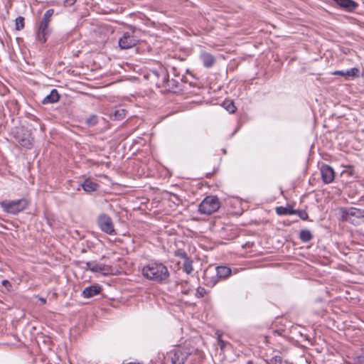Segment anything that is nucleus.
Here are the masks:
<instances>
[{"label": "nucleus", "instance_id": "31", "mask_svg": "<svg viewBox=\"0 0 364 364\" xmlns=\"http://www.w3.org/2000/svg\"><path fill=\"white\" fill-rule=\"evenodd\" d=\"M207 294L206 290L201 287H198L196 290V296L198 298H203Z\"/></svg>", "mask_w": 364, "mask_h": 364}, {"label": "nucleus", "instance_id": "24", "mask_svg": "<svg viewBox=\"0 0 364 364\" xmlns=\"http://www.w3.org/2000/svg\"><path fill=\"white\" fill-rule=\"evenodd\" d=\"M223 105L224 108L230 114H232L236 111V107L235 106L233 101L226 100Z\"/></svg>", "mask_w": 364, "mask_h": 364}, {"label": "nucleus", "instance_id": "46", "mask_svg": "<svg viewBox=\"0 0 364 364\" xmlns=\"http://www.w3.org/2000/svg\"><path fill=\"white\" fill-rule=\"evenodd\" d=\"M273 352H278V353H279L278 350H275V349H274V350H273Z\"/></svg>", "mask_w": 364, "mask_h": 364}, {"label": "nucleus", "instance_id": "11", "mask_svg": "<svg viewBox=\"0 0 364 364\" xmlns=\"http://www.w3.org/2000/svg\"><path fill=\"white\" fill-rule=\"evenodd\" d=\"M137 41L136 40L133 33L126 32L123 36L119 38L118 41L119 46L121 49H129L136 45Z\"/></svg>", "mask_w": 364, "mask_h": 364}, {"label": "nucleus", "instance_id": "10", "mask_svg": "<svg viewBox=\"0 0 364 364\" xmlns=\"http://www.w3.org/2000/svg\"><path fill=\"white\" fill-rule=\"evenodd\" d=\"M341 217L343 220L353 223L352 220L353 217L357 218H362L361 209L350 207V208H343L341 209Z\"/></svg>", "mask_w": 364, "mask_h": 364}, {"label": "nucleus", "instance_id": "36", "mask_svg": "<svg viewBox=\"0 0 364 364\" xmlns=\"http://www.w3.org/2000/svg\"><path fill=\"white\" fill-rule=\"evenodd\" d=\"M76 0H64L65 4L68 6H72L75 3Z\"/></svg>", "mask_w": 364, "mask_h": 364}, {"label": "nucleus", "instance_id": "45", "mask_svg": "<svg viewBox=\"0 0 364 364\" xmlns=\"http://www.w3.org/2000/svg\"><path fill=\"white\" fill-rule=\"evenodd\" d=\"M265 343H268V337L267 336L265 337Z\"/></svg>", "mask_w": 364, "mask_h": 364}, {"label": "nucleus", "instance_id": "9", "mask_svg": "<svg viewBox=\"0 0 364 364\" xmlns=\"http://www.w3.org/2000/svg\"><path fill=\"white\" fill-rule=\"evenodd\" d=\"M151 73L155 80L156 85L158 87L164 88L165 84L167 83V80L168 78V73L166 68L159 66L158 68L151 70Z\"/></svg>", "mask_w": 364, "mask_h": 364}, {"label": "nucleus", "instance_id": "20", "mask_svg": "<svg viewBox=\"0 0 364 364\" xmlns=\"http://www.w3.org/2000/svg\"><path fill=\"white\" fill-rule=\"evenodd\" d=\"M60 100V95L56 89H53L50 94L44 97L42 100V103L44 105L46 104H53L58 102Z\"/></svg>", "mask_w": 364, "mask_h": 364}, {"label": "nucleus", "instance_id": "35", "mask_svg": "<svg viewBox=\"0 0 364 364\" xmlns=\"http://www.w3.org/2000/svg\"><path fill=\"white\" fill-rule=\"evenodd\" d=\"M333 74L335 75L347 77V74H346V71L344 70H336Z\"/></svg>", "mask_w": 364, "mask_h": 364}, {"label": "nucleus", "instance_id": "1", "mask_svg": "<svg viewBox=\"0 0 364 364\" xmlns=\"http://www.w3.org/2000/svg\"><path fill=\"white\" fill-rule=\"evenodd\" d=\"M141 272L146 279L160 283L166 282L170 275L166 266L159 262L149 263L142 268Z\"/></svg>", "mask_w": 364, "mask_h": 364}, {"label": "nucleus", "instance_id": "33", "mask_svg": "<svg viewBox=\"0 0 364 364\" xmlns=\"http://www.w3.org/2000/svg\"><path fill=\"white\" fill-rule=\"evenodd\" d=\"M172 73L173 75V78L181 77L182 75H181L180 72L176 69V68H172Z\"/></svg>", "mask_w": 364, "mask_h": 364}, {"label": "nucleus", "instance_id": "7", "mask_svg": "<svg viewBox=\"0 0 364 364\" xmlns=\"http://www.w3.org/2000/svg\"><path fill=\"white\" fill-rule=\"evenodd\" d=\"M191 355V350L185 347H177L168 353V358L172 364H185L188 356Z\"/></svg>", "mask_w": 364, "mask_h": 364}, {"label": "nucleus", "instance_id": "42", "mask_svg": "<svg viewBox=\"0 0 364 364\" xmlns=\"http://www.w3.org/2000/svg\"><path fill=\"white\" fill-rule=\"evenodd\" d=\"M362 218H364V210L361 209Z\"/></svg>", "mask_w": 364, "mask_h": 364}, {"label": "nucleus", "instance_id": "18", "mask_svg": "<svg viewBox=\"0 0 364 364\" xmlns=\"http://www.w3.org/2000/svg\"><path fill=\"white\" fill-rule=\"evenodd\" d=\"M215 270L220 281L228 278L232 272L231 269L229 267L223 265L216 267Z\"/></svg>", "mask_w": 364, "mask_h": 364}, {"label": "nucleus", "instance_id": "21", "mask_svg": "<svg viewBox=\"0 0 364 364\" xmlns=\"http://www.w3.org/2000/svg\"><path fill=\"white\" fill-rule=\"evenodd\" d=\"M276 213L279 215H287L296 214V210L291 205H287L286 207L279 206L276 208Z\"/></svg>", "mask_w": 364, "mask_h": 364}, {"label": "nucleus", "instance_id": "34", "mask_svg": "<svg viewBox=\"0 0 364 364\" xmlns=\"http://www.w3.org/2000/svg\"><path fill=\"white\" fill-rule=\"evenodd\" d=\"M95 261L86 262H85V269L86 270L92 271V266L94 265Z\"/></svg>", "mask_w": 364, "mask_h": 364}, {"label": "nucleus", "instance_id": "19", "mask_svg": "<svg viewBox=\"0 0 364 364\" xmlns=\"http://www.w3.org/2000/svg\"><path fill=\"white\" fill-rule=\"evenodd\" d=\"M80 186L86 193H92L98 190L100 186L97 183L92 181L90 178L85 179L84 182L80 184Z\"/></svg>", "mask_w": 364, "mask_h": 364}, {"label": "nucleus", "instance_id": "8", "mask_svg": "<svg viewBox=\"0 0 364 364\" xmlns=\"http://www.w3.org/2000/svg\"><path fill=\"white\" fill-rule=\"evenodd\" d=\"M97 222L99 228L102 232L109 235H114L117 234L112 220L108 215L105 213L100 215L97 218Z\"/></svg>", "mask_w": 364, "mask_h": 364}, {"label": "nucleus", "instance_id": "17", "mask_svg": "<svg viewBox=\"0 0 364 364\" xmlns=\"http://www.w3.org/2000/svg\"><path fill=\"white\" fill-rule=\"evenodd\" d=\"M335 2L342 9L347 11L355 10L358 4L353 0H334Z\"/></svg>", "mask_w": 364, "mask_h": 364}, {"label": "nucleus", "instance_id": "23", "mask_svg": "<svg viewBox=\"0 0 364 364\" xmlns=\"http://www.w3.org/2000/svg\"><path fill=\"white\" fill-rule=\"evenodd\" d=\"M183 269L187 274H191L193 272V261L191 258H186L184 260Z\"/></svg>", "mask_w": 364, "mask_h": 364}, {"label": "nucleus", "instance_id": "28", "mask_svg": "<svg viewBox=\"0 0 364 364\" xmlns=\"http://www.w3.org/2000/svg\"><path fill=\"white\" fill-rule=\"evenodd\" d=\"M16 29L20 31L24 28V18L18 16L16 18Z\"/></svg>", "mask_w": 364, "mask_h": 364}, {"label": "nucleus", "instance_id": "27", "mask_svg": "<svg viewBox=\"0 0 364 364\" xmlns=\"http://www.w3.org/2000/svg\"><path fill=\"white\" fill-rule=\"evenodd\" d=\"M97 122H98V118H97V116L95 114L90 115L85 120L87 125H88L90 127L95 126V124H97Z\"/></svg>", "mask_w": 364, "mask_h": 364}, {"label": "nucleus", "instance_id": "6", "mask_svg": "<svg viewBox=\"0 0 364 364\" xmlns=\"http://www.w3.org/2000/svg\"><path fill=\"white\" fill-rule=\"evenodd\" d=\"M0 205L6 213L16 215L24 210L28 207V202L25 198L15 200H4L0 202Z\"/></svg>", "mask_w": 364, "mask_h": 364}, {"label": "nucleus", "instance_id": "26", "mask_svg": "<svg viewBox=\"0 0 364 364\" xmlns=\"http://www.w3.org/2000/svg\"><path fill=\"white\" fill-rule=\"evenodd\" d=\"M126 110L124 109H119L114 111V119L115 120H122L126 116Z\"/></svg>", "mask_w": 364, "mask_h": 364}, {"label": "nucleus", "instance_id": "3", "mask_svg": "<svg viewBox=\"0 0 364 364\" xmlns=\"http://www.w3.org/2000/svg\"><path fill=\"white\" fill-rule=\"evenodd\" d=\"M12 134L16 141L23 147L26 149H31L33 146V138L32 134L28 129L21 127H16Z\"/></svg>", "mask_w": 364, "mask_h": 364}, {"label": "nucleus", "instance_id": "37", "mask_svg": "<svg viewBox=\"0 0 364 364\" xmlns=\"http://www.w3.org/2000/svg\"><path fill=\"white\" fill-rule=\"evenodd\" d=\"M182 293H183L184 294H189V291H190V289L189 288H186L184 287L183 289H182Z\"/></svg>", "mask_w": 364, "mask_h": 364}, {"label": "nucleus", "instance_id": "14", "mask_svg": "<svg viewBox=\"0 0 364 364\" xmlns=\"http://www.w3.org/2000/svg\"><path fill=\"white\" fill-rule=\"evenodd\" d=\"M102 290V287L100 284H96L85 288L82 292V295L84 298L89 299L100 294Z\"/></svg>", "mask_w": 364, "mask_h": 364}, {"label": "nucleus", "instance_id": "2", "mask_svg": "<svg viewBox=\"0 0 364 364\" xmlns=\"http://www.w3.org/2000/svg\"><path fill=\"white\" fill-rule=\"evenodd\" d=\"M188 85L189 87H193L194 84L193 82H189L188 78L182 75L181 77L172 78L167 80V83L165 84L164 88L166 91L177 92L179 91H186L188 90Z\"/></svg>", "mask_w": 364, "mask_h": 364}, {"label": "nucleus", "instance_id": "32", "mask_svg": "<svg viewBox=\"0 0 364 364\" xmlns=\"http://www.w3.org/2000/svg\"><path fill=\"white\" fill-rule=\"evenodd\" d=\"M174 255L176 257L183 259L184 260L186 259V258H188L186 252L182 249H178V250H176L174 252Z\"/></svg>", "mask_w": 364, "mask_h": 364}, {"label": "nucleus", "instance_id": "30", "mask_svg": "<svg viewBox=\"0 0 364 364\" xmlns=\"http://www.w3.org/2000/svg\"><path fill=\"white\" fill-rule=\"evenodd\" d=\"M296 214L303 220H307L309 218L308 213L305 210H296Z\"/></svg>", "mask_w": 364, "mask_h": 364}, {"label": "nucleus", "instance_id": "22", "mask_svg": "<svg viewBox=\"0 0 364 364\" xmlns=\"http://www.w3.org/2000/svg\"><path fill=\"white\" fill-rule=\"evenodd\" d=\"M299 238L302 242H307L313 238V235L310 230L304 229L300 231Z\"/></svg>", "mask_w": 364, "mask_h": 364}, {"label": "nucleus", "instance_id": "47", "mask_svg": "<svg viewBox=\"0 0 364 364\" xmlns=\"http://www.w3.org/2000/svg\"><path fill=\"white\" fill-rule=\"evenodd\" d=\"M184 284L186 286L188 284V282H184Z\"/></svg>", "mask_w": 364, "mask_h": 364}, {"label": "nucleus", "instance_id": "5", "mask_svg": "<svg viewBox=\"0 0 364 364\" xmlns=\"http://www.w3.org/2000/svg\"><path fill=\"white\" fill-rule=\"evenodd\" d=\"M220 207V201L216 196H206L199 204L198 211L201 214L210 215Z\"/></svg>", "mask_w": 364, "mask_h": 364}, {"label": "nucleus", "instance_id": "4", "mask_svg": "<svg viewBox=\"0 0 364 364\" xmlns=\"http://www.w3.org/2000/svg\"><path fill=\"white\" fill-rule=\"evenodd\" d=\"M54 14V10L50 9L47 10L40 23V25L37 31V39L41 43H46L47 40V36L50 33V29L48 25L51 21V18Z\"/></svg>", "mask_w": 364, "mask_h": 364}, {"label": "nucleus", "instance_id": "38", "mask_svg": "<svg viewBox=\"0 0 364 364\" xmlns=\"http://www.w3.org/2000/svg\"><path fill=\"white\" fill-rule=\"evenodd\" d=\"M220 347L221 349H223L225 347V342L222 340H219Z\"/></svg>", "mask_w": 364, "mask_h": 364}, {"label": "nucleus", "instance_id": "39", "mask_svg": "<svg viewBox=\"0 0 364 364\" xmlns=\"http://www.w3.org/2000/svg\"><path fill=\"white\" fill-rule=\"evenodd\" d=\"M122 364H143V363H140V362H129V363L123 362Z\"/></svg>", "mask_w": 364, "mask_h": 364}, {"label": "nucleus", "instance_id": "15", "mask_svg": "<svg viewBox=\"0 0 364 364\" xmlns=\"http://www.w3.org/2000/svg\"><path fill=\"white\" fill-rule=\"evenodd\" d=\"M200 59L203 62L204 67L208 68H211L215 63V57L206 51H202L200 53Z\"/></svg>", "mask_w": 364, "mask_h": 364}, {"label": "nucleus", "instance_id": "40", "mask_svg": "<svg viewBox=\"0 0 364 364\" xmlns=\"http://www.w3.org/2000/svg\"><path fill=\"white\" fill-rule=\"evenodd\" d=\"M2 284L5 287H6L7 285H10V283L8 280H3L2 281Z\"/></svg>", "mask_w": 364, "mask_h": 364}, {"label": "nucleus", "instance_id": "44", "mask_svg": "<svg viewBox=\"0 0 364 364\" xmlns=\"http://www.w3.org/2000/svg\"><path fill=\"white\" fill-rule=\"evenodd\" d=\"M247 364H253V362L252 360H249Z\"/></svg>", "mask_w": 364, "mask_h": 364}, {"label": "nucleus", "instance_id": "43", "mask_svg": "<svg viewBox=\"0 0 364 364\" xmlns=\"http://www.w3.org/2000/svg\"><path fill=\"white\" fill-rule=\"evenodd\" d=\"M272 333L274 335H279V333L277 331H273Z\"/></svg>", "mask_w": 364, "mask_h": 364}, {"label": "nucleus", "instance_id": "16", "mask_svg": "<svg viewBox=\"0 0 364 364\" xmlns=\"http://www.w3.org/2000/svg\"><path fill=\"white\" fill-rule=\"evenodd\" d=\"M113 269L109 265L98 264L95 262L94 265L92 266V272H98L101 273L104 275L112 274Z\"/></svg>", "mask_w": 364, "mask_h": 364}, {"label": "nucleus", "instance_id": "12", "mask_svg": "<svg viewBox=\"0 0 364 364\" xmlns=\"http://www.w3.org/2000/svg\"><path fill=\"white\" fill-rule=\"evenodd\" d=\"M203 283L205 286L213 287L220 280L215 269L208 268L204 271Z\"/></svg>", "mask_w": 364, "mask_h": 364}, {"label": "nucleus", "instance_id": "25", "mask_svg": "<svg viewBox=\"0 0 364 364\" xmlns=\"http://www.w3.org/2000/svg\"><path fill=\"white\" fill-rule=\"evenodd\" d=\"M265 363L267 364H282L283 358L279 355H275L271 359L265 360Z\"/></svg>", "mask_w": 364, "mask_h": 364}, {"label": "nucleus", "instance_id": "13", "mask_svg": "<svg viewBox=\"0 0 364 364\" xmlns=\"http://www.w3.org/2000/svg\"><path fill=\"white\" fill-rule=\"evenodd\" d=\"M321 175L324 183L328 184L333 182L335 178V172L331 166L323 164L321 167Z\"/></svg>", "mask_w": 364, "mask_h": 364}, {"label": "nucleus", "instance_id": "41", "mask_svg": "<svg viewBox=\"0 0 364 364\" xmlns=\"http://www.w3.org/2000/svg\"><path fill=\"white\" fill-rule=\"evenodd\" d=\"M38 299H39V300H40L43 304H46V299L45 298L39 297Z\"/></svg>", "mask_w": 364, "mask_h": 364}, {"label": "nucleus", "instance_id": "29", "mask_svg": "<svg viewBox=\"0 0 364 364\" xmlns=\"http://www.w3.org/2000/svg\"><path fill=\"white\" fill-rule=\"evenodd\" d=\"M360 70L357 68H352L350 70L346 71L347 77H358Z\"/></svg>", "mask_w": 364, "mask_h": 364}]
</instances>
